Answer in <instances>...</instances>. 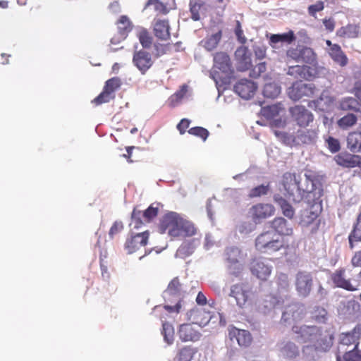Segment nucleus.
Masks as SVG:
<instances>
[{
  "instance_id": "obj_1",
  "label": "nucleus",
  "mask_w": 361,
  "mask_h": 361,
  "mask_svg": "<svg viewBox=\"0 0 361 361\" xmlns=\"http://www.w3.org/2000/svg\"><path fill=\"white\" fill-rule=\"evenodd\" d=\"M291 233V227H271L270 230L257 238L256 247L261 252L277 251L283 247L282 235H288Z\"/></svg>"
},
{
  "instance_id": "obj_2",
  "label": "nucleus",
  "mask_w": 361,
  "mask_h": 361,
  "mask_svg": "<svg viewBox=\"0 0 361 361\" xmlns=\"http://www.w3.org/2000/svg\"><path fill=\"white\" fill-rule=\"evenodd\" d=\"M316 273L306 270H298L295 274L294 286L299 297H309L314 286Z\"/></svg>"
},
{
  "instance_id": "obj_3",
  "label": "nucleus",
  "mask_w": 361,
  "mask_h": 361,
  "mask_svg": "<svg viewBox=\"0 0 361 361\" xmlns=\"http://www.w3.org/2000/svg\"><path fill=\"white\" fill-rule=\"evenodd\" d=\"M283 185L286 192L285 197L294 203L300 202L305 194L310 195V192H306L300 188V182L297 180L294 173H286L283 176Z\"/></svg>"
},
{
  "instance_id": "obj_4",
  "label": "nucleus",
  "mask_w": 361,
  "mask_h": 361,
  "mask_svg": "<svg viewBox=\"0 0 361 361\" xmlns=\"http://www.w3.org/2000/svg\"><path fill=\"white\" fill-rule=\"evenodd\" d=\"M286 59L287 63L294 61L310 65L317 63V54L313 49L300 44L289 47L286 51Z\"/></svg>"
},
{
  "instance_id": "obj_5",
  "label": "nucleus",
  "mask_w": 361,
  "mask_h": 361,
  "mask_svg": "<svg viewBox=\"0 0 361 361\" xmlns=\"http://www.w3.org/2000/svg\"><path fill=\"white\" fill-rule=\"evenodd\" d=\"M334 336L329 333L322 334L315 339L313 345H307L303 348V353L310 360H315L317 353H325L329 350L333 345Z\"/></svg>"
},
{
  "instance_id": "obj_6",
  "label": "nucleus",
  "mask_w": 361,
  "mask_h": 361,
  "mask_svg": "<svg viewBox=\"0 0 361 361\" xmlns=\"http://www.w3.org/2000/svg\"><path fill=\"white\" fill-rule=\"evenodd\" d=\"M164 207L161 202L152 203L145 210L141 211L135 207L131 214L132 223L135 226H142L152 223Z\"/></svg>"
},
{
  "instance_id": "obj_7",
  "label": "nucleus",
  "mask_w": 361,
  "mask_h": 361,
  "mask_svg": "<svg viewBox=\"0 0 361 361\" xmlns=\"http://www.w3.org/2000/svg\"><path fill=\"white\" fill-rule=\"evenodd\" d=\"M314 85L296 81L288 89V95L293 101L300 100L304 97H312L315 93Z\"/></svg>"
},
{
  "instance_id": "obj_8",
  "label": "nucleus",
  "mask_w": 361,
  "mask_h": 361,
  "mask_svg": "<svg viewBox=\"0 0 361 361\" xmlns=\"http://www.w3.org/2000/svg\"><path fill=\"white\" fill-rule=\"evenodd\" d=\"M303 305L295 302L288 305L282 312L281 324L290 325L293 322L300 320L304 315Z\"/></svg>"
},
{
  "instance_id": "obj_9",
  "label": "nucleus",
  "mask_w": 361,
  "mask_h": 361,
  "mask_svg": "<svg viewBox=\"0 0 361 361\" xmlns=\"http://www.w3.org/2000/svg\"><path fill=\"white\" fill-rule=\"evenodd\" d=\"M297 336L295 339L300 343H314L319 336V328L316 326H293L292 329Z\"/></svg>"
},
{
  "instance_id": "obj_10",
  "label": "nucleus",
  "mask_w": 361,
  "mask_h": 361,
  "mask_svg": "<svg viewBox=\"0 0 361 361\" xmlns=\"http://www.w3.org/2000/svg\"><path fill=\"white\" fill-rule=\"evenodd\" d=\"M214 78H218L221 79L220 76H217L219 73L216 71V69L219 70L222 73L226 76L233 73L232 63L228 54L224 51L216 52L214 55Z\"/></svg>"
},
{
  "instance_id": "obj_11",
  "label": "nucleus",
  "mask_w": 361,
  "mask_h": 361,
  "mask_svg": "<svg viewBox=\"0 0 361 361\" xmlns=\"http://www.w3.org/2000/svg\"><path fill=\"white\" fill-rule=\"evenodd\" d=\"M162 296L166 303H174L178 300H183L182 285L177 277L169 283L167 288L163 292Z\"/></svg>"
},
{
  "instance_id": "obj_12",
  "label": "nucleus",
  "mask_w": 361,
  "mask_h": 361,
  "mask_svg": "<svg viewBox=\"0 0 361 361\" xmlns=\"http://www.w3.org/2000/svg\"><path fill=\"white\" fill-rule=\"evenodd\" d=\"M275 208L271 204L259 203L253 205L250 209V214L255 224L274 214Z\"/></svg>"
},
{
  "instance_id": "obj_13",
  "label": "nucleus",
  "mask_w": 361,
  "mask_h": 361,
  "mask_svg": "<svg viewBox=\"0 0 361 361\" xmlns=\"http://www.w3.org/2000/svg\"><path fill=\"white\" fill-rule=\"evenodd\" d=\"M149 238V232L147 231L134 233H130V237L126 240L125 243V248L128 254H133L136 252L140 247L145 246L147 243Z\"/></svg>"
},
{
  "instance_id": "obj_14",
  "label": "nucleus",
  "mask_w": 361,
  "mask_h": 361,
  "mask_svg": "<svg viewBox=\"0 0 361 361\" xmlns=\"http://www.w3.org/2000/svg\"><path fill=\"white\" fill-rule=\"evenodd\" d=\"M290 113L293 120L300 127H307L314 120L313 114L301 105H296L290 109Z\"/></svg>"
},
{
  "instance_id": "obj_15",
  "label": "nucleus",
  "mask_w": 361,
  "mask_h": 361,
  "mask_svg": "<svg viewBox=\"0 0 361 361\" xmlns=\"http://www.w3.org/2000/svg\"><path fill=\"white\" fill-rule=\"evenodd\" d=\"M133 62L142 74H145L154 63L152 54L145 50L135 51L133 54Z\"/></svg>"
},
{
  "instance_id": "obj_16",
  "label": "nucleus",
  "mask_w": 361,
  "mask_h": 361,
  "mask_svg": "<svg viewBox=\"0 0 361 361\" xmlns=\"http://www.w3.org/2000/svg\"><path fill=\"white\" fill-rule=\"evenodd\" d=\"M235 58L238 71H245L252 67L251 53L247 47H238L235 51Z\"/></svg>"
},
{
  "instance_id": "obj_17",
  "label": "nucleus",
  "mask_w": 361,
  "mask_h": 361,
  "mask_svg": "<svg viewBox=\"0 0 361 361\" xmlns=\"http://www.w3.org/2000/svg\"><path fill=\"white\" fill-rule=\"evenodd\" d=\"M257 89V85L249 80L242 79L234 86L235 92L243 99H249L252 97Z\"/></svg>"
},
{
  "instance_id": "obj_18",
  "label": "nucleus",
  "mask_w": 361,
  "mask_h": 361,
  "mask_svg": "<svg viewBox=\"0 0 361 361\" xmlns=\"http://www.w3.org/2000/svg\"><path fill=\"white\" fill-rule=\"evenodd\" d=\"M153 33L159 40L167 41L171 37L170 25L168 20L154 18L153 20Z\"/></svg>"
},
{
  "instance_id": "obj_19",
  "label": "nucleus",
  "mask_w": 361,
  "mask_h": 361,
  "mask_svg": "<svg viewBox=\"0 0 361 361\" xmlns=\"http://www.w3.org/2000/svg\"><path fill=\"white\" fill-rule=\"evenodd\" d=\"M279 300L277 297L273 295H267L259 300L257 304V308L259 312L263 314H269L273 311L275 312L276 305Z\"/></svg>"
},
{
  "instance_id": "obj_20",
  "label": "nucleus",
  "mask_w": 361,
  "mask_h": 361,
  "mask_svg": "<svg viewBox=\"0 0 361 361\" xmlns=\"http://www.w3.org/2000/svg\"><path fill=\"white\" fill-rule=\"evenodd\" d=\"M336 163L343 167L354 168L361 164V157L346 152L339 153L334 157Z\"/></svg>"
},
{
  "instance_id": "obj_21",
  "label": "nucleus",
  "mask_w": 361,
  "mask_h": 361,
  "mask_svg": "<svg viewBox=\"0 0 361 361\" xmlns=\"http://www.w3.org/2000/svg\"><path fill=\"white\" fill-rule=\"evenodd\" d=\"M322 211L321 204H314L311 206L310 209L306 210L302 215V221L307 224L319 226L321 224L319 215Z\"/></svg>"
},
{
  "instance_id": "obj_22",
  "label": "nucleus",
  "mask_w": 361,
  "mask_h": 361,
  "mask_svg": "<svg viewBox=\"0 0 361 361\" xmlns=\"http://www.w3.org/2000/svg\"><path fill=\"white\" fill-rule=\"evenodd\" d=\"M250 269L252 274L260 280H266L271 272V267L265 264L259 259H255L251 262Z\"/></svg>"
},
{
  "instance_id": "obj_23",
  "label": "nucleus",
  "mask_w": 361,
  "mask_h": 361,
  "mask_svg": "<svg viewBox=\"0 0 361 361\" xmlns=\"http://www.w3.org/2000/svg\"><path fill=\"white\" fill-rule=\"evenodd\" d=\"M228 337L231 341L235 339L240 346L247 347L252 341V336L248 331L235 327H231L228 329Z\"/></svg>"
},
{
  "instance_id": "obj_24",
  "label": "nucleus",
  "mask_w": 361,
  "mask_h": 361,
  "mask_svg": "<svg viewBox=\"0 0 361 361\" xmlns=\"http://www.w3.org/2000/svg\"><path fill=\"white\" fill-rule=\"evenodd\" d=\"M179 338L183 341H197L201 337V334L194 329L190 324H183L180 325L178 331Z\"/></svg>"
},
{
  "instance_id": "obj_25",
  "label": "nucleus",
  "mask_w": 361,
  "mask_h": 361,
  "mask_svg": "<svg viewBox=\"0 0 361 361\" xmlns=\"http://www.w3.org/2000/svg\"><path fill=\"white\" fill-rule=\"evenodd\" d=\"M229 301L231 303H235L238 307H243L247 300V294L241 286L235 284L231 287L228 294Z\"/></svg>"
},
{
  "instance_id": "obj_26",
  "label": "nucleus",
  "mask_w": 361,
  "mask_h": 361,
  "mask_svg": "<svg viewBox=\"0 0 361 361\" xmlns=\"http://www.w3.org/2000/svg\"><path fill=\"white\" fill-rule=\"evenodd\" d=\"M280 355L287 359H293L299 355L298 347L290 341H282L277 343Z\"/></svg>"
},
{
  "instance_id": "obj_27",
  "label": "nucleus",
  "mask_w": 361,
  "mask_h": 361,
  "mask_svg": "<svg viewBox=\"0 0 361 361\" xmlns=\"http://www.w3.org/2000/svg\"><path fill=\"white\" fill-rule=\"evenodd\" d=\"M162 226H190L185 216L175 212H167L162 217Z\"/></svg>"
},
{
  "instance_id": "obj_28",
  "label": "nucleus",
  "mask_w": 361,
  "mask_h": 361,
  "mask_svg": "<svg viewBox=\"0 0 361 361\" xmlns=\"http://www.w3.org/2000/svg\"><path fill=\"white\" fill-rule=\"evenodd\" d=\"M344 314L349 319H355L361 317V306L355 300H350L343 304Z\"/></svg>"
},
{
  "instance_id": "obj_29",
  "label": "nucleus",
  "mask_w": 361,
  "mask_h": 361,
  "mask_svg": "<svg viewBox=\"0 0 361 361\" xmlns=\"http://www.w3.org/2000/svg\"><path fill=\"white\" fill-rule=\"evenodd\" d=\"M329 54L332 60L340 66L344 67L348 64V59L338 44H334L332 48L329 49Z\"/></svg>"
},
{
  "instance_id": "obj_30",
  "label": "nucleus",
  "mask_w": 361,
  "mask_h": 361,
  "mask_svg": "<svg viewBox=\"0 0 361 361\" xmlns=\"http://www.w3.org/2000/svg\"><path fill=\"white\" fill-rule=\"evenodd\" d=\"M274 202L280 207L283 214L289 219H292L295 216V209L291 204L281 195H274Z\"/></svg>"
},
{
  "instance_id": "obj_31",
  "label": "nucleus",
  "mask_w": 361,
  "mask_h": 361,
  "mask_svg": "<svg viewBox=\"0 0 361 361\" xmlns=\"http://www.w3.org/2000/svg\"><path fill=\"white\" fill-rule=\"evenodd\" d=\"M331 279L337 287L342 288L348 291H353L356 290V288L350 283V281L345 279L344 270L343 269L336 271L333 274Z\"/></svg>"
},
{
  "instance_id": "obj_32",
  "label": "nucleus",
  "mask_w": 361,
  "mask_h": 361,
  "mask_svg": "<svg viewBox=\"0 0 361 361\" xmlns=\"http://www.w3.org/2000/svg\"><path fill=\"white\" fill-rule=\"evenodd\" d=\"M361 336V326H356L353 330L346 334H343L341 336V344L343 345H350L351 344H358V339Z\"/></svg>"
},
{
  "instance_id": "obj_33",
  "label": "nucleus",
  "mask_w": 361,
  "mask_h": 361,
  "mask_svg": "<svg viewBox=\"0 0 361 361\" xmlns=\"http://www.w3.org/2000/svg\"><path fill=\"white\" fill-rule=\"evenodd\" d=\"M360 34V27L355 24H348L337 30L336 35L343 38H357Z\"/></svg>"
},
{
  "instance_id": "obj_34",
  "label": "nucleus",
  "mask_w": 361,
  "mask_h": 361,
  "mask_svg": "<svg viewBox=\"0 0 361 361\" xmlns=\"http://www.w3.org/2000/svg\"><path fill=\"white\" fill-rule=\"evenodd\" d=\"M296 39V37L293 30L283 34L271 35L269 39L270 44L274 47L275 44L279 42H284L288 44H292Z\"/></svg>"
},
{
  "instance_id": "obj_35",
  "label": "nucleus",
  "mask_w": 361,
  "mask_h": 361,
  "mask_svg": "<svg viewBox=\"0 0 361 361\" xmlns=\"http://www.w3.org/2000/svg\"><path fill=\"white\" fill-rule=\"evenodd\" d=\"M118 33L122 39L126 38L133 29V23L127 16H121L117 22Z\"/></svg>"
},
{
  "instance_id": "obj_36",
  "label": "nucleus",
  "mask_w": 361,
  "mask_h": 361,
  "mask_svg": "<svg viewBox=\"0 0 361 361\" xmlns=\"http://www.w3.org/2000/svg\"><path fill=\"white\" fill-rule=\"evenodd\" d=\"M284 111L285 109L281 106V104H276L262 107L260 113L267 119H274Z\"/></svg>"
},
{
  "instance_id": "obj_37",
  "label": "nucleus",
  "mask_w": 361,
  "mask_h": 361,
  "mask_svg": "<svg viewBox=\"0 0 361 361\" xmlns=\"http://www.w3.org/2000/svg\"><path fill=\"white\" fill-rule=\"evenodd\" d=\"M347 144L352 152L361 151V132L350 133L347 137Z\"/></svg>"
},
{
  "instance_id": "obj_38",
  "label": "nucleus",
  "mask_w": 361,
  "mask_h": 361,
  "mask_svg": "<svg viewBox=\"0 0 361 361\" xmlns=\"http://www.w3.org/2000/svg\"><path fill=\"white\" fill-rule=\"evenodd\" d=\"M221 37L222 31L219 30L217 32L206 37L201 43L207 51H212L218 46Z\"/></svg>"
},
{
  "instance_id": "obj_39",
  "label": "nucleus",
  "mask_w": 361,
  "mask_h": 361,
  "mask_svg": "<svg viewBox=\"0 0 361 361\" xmlns=\"http://www.w3.org/2000/svg\"><path fill=\"white\" fill-rule=\"evenodd\" d=\"M310 68L307 66H290L288 67L286 74L295 78H307V73Z\"/></svg>"
},
{
  "instance_id": "obj_40",
  "label": "nucleus",
  "mask_w": 361,
  "mask_h": 361,
  "mask_svg": "<svg viewBox=\"0 0 361 361\" xmlns=\"http://www.w3.org/2000/svg\"><path fill=\"white\" fill-rule=\"evenodd\" d=\"M149 6H153L154 11L158 15H166L169 12L167 4L160 0H147L144 10L147 9Z\"/></svg>"
},
{
  "instance_id": "obj_41",
  "label": "nucleus",
  "mask_w": 361,
  "mask_h": 361,
  "mask_svg": "<svg viewBox=\"0 0 361 361\" xmlns=\"http://www.w3.org/2000/svg\"><path fill=\"white\" fill-rule=\"evenodd\" d=\"M188 90V86L183 84L180 89L173 94L169 99V104L171 107L177 106L183 98L186 95Z\"/></svg>"
},
{
  "instance_id": "obj_42",
  "label": "nucleus",
  "mask_w": 361,
  "mask_h": 361,
  "mask_svg": "<svg viewBox=\"0 0 361 361\" xmlns=\"http://www.w3.org/2000/svg\"><path fill=\"white\" fill-rule=\"evenodd\" d=\"M357 121V118L355 114H348L338 120L337 125L340 128L347 130L355 125Z\"/></svg>"
},
{
  "instance_id": "obj_43",
  "label": "nucleus",
  "mask_w": 361,
  "mask_h": 361,
  "mask_svg": "<svg viewBox=\"0 0 361 361\" xmlns=\"http://www.w3.org/2000/svg\"><path fill=\"white\" fill-rule=\"evenodd\" d=\"M359 103L353 97H345L339 102V109L343 111H358Z\"/></svg>"
},
{
  "instance_id": "obj_44",
  "label": "nucleus",
  "mask_w": 361,
  "mask_h": 361,
  "mask_svg": "<svg viewBox=\"0 0 361 361\" xmlns=\"http://www.w3.org/2000/svg\"><path fill=\"white\" fill-rule=\"evenodd\" d=\"M281 93V87L274 82L267 83L264 86L263 94L267 98H275Z\"/></svg>"
},
{
  "instance_id": "obj_45",
  "label": "nucleus",
  "mask_w": 361,
  "mask_h": 361,
  "mask_svg": "<svg viewBox=\"0 0 361 361\" xmlns=\"http://www.w3.org/2000/svg\"><path fill=\"white\" fill-rule=\"evenodd\" d=\"M161 334L164 336V340L168 345H171L173 342L174 329L172 324L169 322H164L162 324Z\"/></svg>"
},
{
  "instance_id": "obj_46",
  "label": "nucleus",
  "mask_w": 361,
  "mask_h": 361,
  "mask_svg": "<svg viewBox=\"0 0 361 361\" xmlns=\"http://www.w3.org/2000/svg\"><path fill=\"white\" fill-rule=\"evenodd\" d=\"M204 4V3L201 0H190V11L193 20L197 21L200 20V11Z\"/></svg>"
},
{
  "instance_id": "obj_47",
  "label": "nucleus",
  "mask_w": 361,
  "mask_h": 361,
  "mask_svg": "<svg viewBox=\"0 0 361 361\" xmlns=\"http://www.w3.org/2000/svg\"><path fill=\"white\" fill-rule=\"evenodd\" d=\"M121 85V80L118 77H114L106 81L104 89L111 94L120 88Z\"/></svg>"
},
{
  "instance_id": "obj_48",
  "label": "nucleus",
  "mask_w": 361,
  "mask_h": 361,
  "mask_svg": "<svg viewBox=\"0 0 361 361\" xmlns=\"http://www.w3.org/2000/svg\"><path fill=\"white\" fill-rule=\"evenodd\" d=\"M114 94H110V92L103 88L102 92L92 101V103L95 106H99L104 103L109 102L111 100L114 99Z\"/></svg>"
},
{
  "instance_id": "obj_49",
  "label": "nucleus",
  "mask_w": 361,
  "mask_h": 361,
  "mask_svg": "<svg viewBox=\"0 0 361 361\" xmlns=\"http://www.w3.org/2000/svg\"><path fill=\"white\" fill-rule=\"evenodd\" d=\"M137 37L139 41L144 48H149L152 43V37L146 29H141Z\"/></svg>"
},
{
  "instance_id": "obj_50",
  "label": "nucleus",
  "mask_w": 361,
  "mask_h": 361,
  "mask_svg": "<svg viewBox=\"0 0 361 361\" xmlns=\"http://www.w3.org/2000/svg\"><path fill=\"white\" fill-rule=\"evenodd\" d=\"M270 189L269 184L267 185H260L257 187L253 188L250 190L249 192V197L255 198L261 197L262 195H265L268 193Z\"/></svg>"
},
{
  "instance_id": "obj_51",
  "label": "nucleus",
  "mask_w": 361,
  "mask_h": 361,
  "mask_svg": "<svg viewBox=\"0 0 361 361\" xmlns=\"http://www.w3.org/2000/svg\"><path fill=\"white\" fill-rule=\"evenodd\" d=\"M226 260L228 263L239 262L238 258L240 255V250L237 247H227L225 251Z\"/></svg>"
},
{
  "instance_id": "obj_52",
  "label": "nucleus",
  "mask_w": 361,
  "mask_h": 361,
  "mask_svg": "<svg viewBox=\"0 0 361 361\" xmlns=\"http://www.w3.org/2000/svg\"><path fill=\"white\" fill-rule=\"evenodd\" d=\"M202 314H206V312L200 308H192L188 312L187 316L188 320H192L193 324H199Z\"/></svg>"
},
{
  "instance_id": "obj_53",
  "label": "nucleus",
  "mask_w": 361,
  "mask_h": 361,
  "mask_svg": "<svg viewBox=\"0 0 361 361\" xmlns=\"http://www.w3.org/2000/svg\"><path fill=\"white\" fill-rule=\"evenodd\" d=\"M343 359L345 361H361V351L357 350V343L352 350L345 353Z\"/></svg>"
},
{
  "instance_id": "obj_54",
  "label": "nucleus",
  "mask_w": 361,
  "mask_h": 361,
  "mask_svg": "<svg viewBox=\"0 0 361 361\" xmlns=\"http://www.w3.org/2000/svg\"><path fill=\"white\" fill-rule=\"evenodd\" d=\"M188 132L192 135L201 138L203 141H205L209 135V131L206 128L200 126L191 128Z\"/></svg>"
},
{
  "instance_id": "obj_55",
  "label": "nucleus",
  "mask_w": 361,
  "mask_h": 361,
  "mask_svg": "<svg viewBox=\"0 0 361 361\" xmlns=\"http://www.w3.org/2000/svg\"><path fill=\"white\" fill-rule=\"evenodd\" d=\"M327 148L331 153H336L341 149V144L338 139L329 136L325 140Z\"/></svg>"
},
{
  "instance_id": "obj_56",
  "label": "nucleus",
  "mask_w": 361,
  "mask_h": 361,
  "mask_svg": "<svg viewBox=\"0 0 361 361\" xmlns=\"http://www.w3.org/2000/svg\"><path fill=\"white\" fill-rule=\"evenodd\" d=\"M183 305V300H178L174 303H166L164 308L169 313H179L181 311Z\"/></svg>"
},
{
  "instance_id": "obj_57",
  "label": "nucleus",
  "mask_w": 361,
  "mask_h": 361,
  "mask_svg": "<svg viewBox=\"0 0 361 361\" xmlns=\"http://www.w3.org/2000/svg\"><path fill=\"white\" fill-rule=\"evenodd\" d=\"M314 317L315 320L319 323H325L327 319V312L326 310L320 307H317L314 310Z\"/></svg>"
},
{
  "instance_id": "obj_58",
  "label": "nucleus",
  "mask_w": 361,
  "mask_h": 361,
  "mask_svg": "<svg viewBox=\"0 0 361 361\" xmlns=\"http://www.w3.org/2000/svg\"><path fill=\"white\" fill-rule=\"evenodd\" d=\"M350 247H353V243L361 241V227H353V230L348 237Z\"/></svg>"
},
{
  "instance_id": "obj_59",
  "label": "nucleus",
  "mask_w": 361,
  "mask_h": 361,
  "mask_svg": "<svg viewBox=\"0 0 361 361\" xmlns=\"http://www.w3.org/2000/svg\"><path fill=\"white\" fill-rule=\"evenodd\" d=\"M193 355V351L190 348H183L178 354L179 361H190Z\"/></svg>"
},
{
  "instance_id": "obj_60",
  "label": "nucleus",
  "mask_w": 361,
  "mask_h": 361,
  "mask_svg": "<svg viewBox=\"0 0 361 361\" xmlns=\"http://www.w3.org/2000/svg\"><path fill=\"white\" fill-rule=\"evenodd\" d=\"M267 69V66L265 62H262L258 63L257 66L254 67V68L250 72V76L253 78L259 77L262 73H264Z\"/></svg>"
},
{
  "instance_id": "obj_61",
  "label": "nucleus",
  "mask_w": 361,
  "mask_h": 361,
  "mask_svg": "<svg viewBox=\"0 0 361 361\" xmlns=\"http://www.w3.org/2000/svg\"><path fill=\"white\" fill-rule=\"evenodd\" d=\"M155 51H156V55L157 56H161L164 54H166L171 51V44H158L155 45Z\"/></svg>"
},
{
  "instance_id": "obj_62",
  "label": "nucleus",
  "mask_w": 361,
  "mask_h": 361,
  "mask_svg": "<svg viewBox=\"0 0 361 361\" xmlns=\"http://www.w3.org/2000/svg\"><path fill=\"white\" fill-rule=\"evenodd\" d=\"M242 265L239 262H230L228 270L230 274L237 276L241 271Z\"/></svg>"
},
{
  "instance_id": "obj_63",
  "label": "nucleus",
  "mask_w": 361,
  "mask_h": 361,
  "mask_svg": "<svg viewBox=\"0 0 361 361\" xmlns=\"http://www.w3.org/2000/svg\"><path fill=\"white\" fill-rule=\"evenodd\" d=\"M324 8L323 1H319L315 4L310 5L308 7V13L311 16H315L316 13L322 11Z\"/></svg>"
},
{
  "instance_id": "obj_64",
  "label": "nucleus",
  "mask_w": 361,
  "mask_h": 361,
  "mask_svg": "<svg viewBox=\"0 0 361 361\" xmlns=\"http://www.w3.org/2000/svg\"><path fill=\"white\" fill-rule=\"evenodd\" d=\"M190 121L188 118H183L177 125V129L180 135H183L189 128Z\"/></svg>"
}]
</instances>
